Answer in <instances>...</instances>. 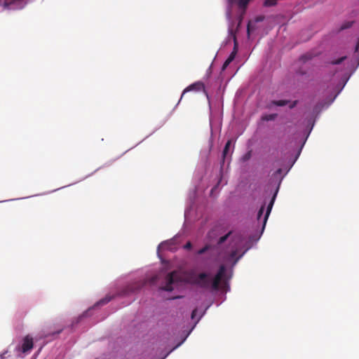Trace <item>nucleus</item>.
I'll use <instances>...</instances> for the list:
<instances>
[{
	"mask_svg": "<svg viewBox=\"0 0 359 359\" xmlns=\"http://www.w3.org/2000/svg\"><path fill=\"white\" fill-rule=\"evenodd\" d=\"M189 91H195V92H199V91H205V85L203 82L201 81H197V82H195L192 84H191L190 86H189L188 87H187L184 90H183V93L181 95V98L180 100L182 99V97H184V95L187 93V92H189Z\"/></svg>",
	"mask_w": 359,
	"mask_h": 359,
	"instance_id": "7",
	"label": "nucleus"
},
{
	"mask_svg": "<svg viewBox=\"0 0 359 359\" xmlns=\"http://www.w3.org/2000/svg\"><path fill=\"white\" fill-rule=\"evenodd\" d=\"M289 102H290L289 100H273L271 102V104L276 105V106H279V107H283V106L286 105Z\"/></svg>",
	"mask_w": 359,
	"mask_h": 359,
	"instance_id": "10",
	"label": "nucleus"
},
{
	"mask_svg": "<svg viewBox=\"0 0 359 359\" xmlns=\"http://www.w3.org/2000/svg\"><path fill=\"white\" fill-rule=\"evenodd\" d=\"M297 102H298V101H297V100H294V101H293V102L290 104V109H293L294 107H296V105L297 104Z\"/></svg>",
	"mask_w": 359,
	"mask_h": 359,
	"instance_id": "25",
	"label": "nucleus"
},
{
	"mask_svg": "<svg viewBox=\"0 0 359 359\" xmlns=\"http://www.w3.org/2000/svg\"><path fill=\"white\" fill-rule=\"evenodd\" d=\"M249 1L250 0H239L238 5L240 7H245L248 4Z\"/></svg>",
	"mask_w": 359,
	"mask_h": 359,
	"instance_id": "21",
	"label": "nucleus"
},
{
	"mask_svg": "<svg viewBox=\"0 0 359 359\" xmlns=\"http://www.w3.org/2000/svg\"><path fill=\"white\" fill-rule=\"evenodd\" d=\"M249 30H250V28H249V25L248 26V32H249Z\"/></svg>",
	"mask_w": 359,
	"mask_h": 359,
	"instance_id": "31",
	"label": "nucleus"
},
{
	"mask_svg": "<svg viewBox=\"0 0 359 359\" xmlns=\"http://www.w3.org/2000/svg\"><path fill=\"white\" fill-rule=\"evenodd\" d=\"M354 21H346V22H344L340 27V30H344V29H346L348 28H350L353 24Z\"/></svg>",
	"mask_w": 359,
	"mask_h": 359,
	"instance_id": "14",
	"label": "nucleus"
},
{
	"mask_svg": "<svg viewBox=\"0 0 359 359\" xmlns=\"http://www.w3.org/2000/svg\"><path fill=\"white\" fill-rule=\"evenodd\" d=\"M191 248H192V244L190 241L187 242L184 246V248L187 249V250H190V249H191Z\"/></svg>",
	"mask_w": 359,
	"mask_h": 359,
	"instance_id": "24",
	"label": "nucleus"
},
{
	"mask_svg": "<svg viewBox=\"0 0 359 359\" xmlns=\"http://www.w3.org/2000/svg\"><path fill=\"white\" fill-rule=\"evenodd\" d=\"M231 145V140H229L226 142V143L224 146L223 152H222V157H223L224 161L229 153Z\"/></svg>",
	"mask_w": 359,
	"mask_h": 359,
	"instance_id": "9",
	"label": "nucleus"
},
{
	"mask_svg": "<svg viewBox=\"0 0 359 359\" xmlns=\"http://www.w3.org/2000/svg\"><path fill=\"white\" fill-rule=\"evenodd\" d=\"M27 3V0H0L4 8L8 10H18L23 8Z\"/></svg>",
	"mask_w": 359,
	"mask_h": 359,
	"instance_id": "3",
	"label": "nucleus"
},
{
	"mask_svg": "<svg viewBox=\"0 0 359 359\" xmlns=\"http://www.w3.org/2000/svg\"><path fill=\"white\" fill-rule=\"evenodd\" d=\"M236 53H237V50H236V42H235V46H234L233 50L232 51V53L230 54V55L229 56V57L227 59L232 62L234 60L235 57H236Z\"/></svg>",
	"mask_w": 359,
	"mask_h": 359,
	"instance_id": "15",
	"label": "nucleus"
},
{
	"mask_svg": "<svg viewBox=\"0 0 359 359\" xmlns=\"http://www.w3.org/2000/svg\"><path fill=\"white\" fill-rule=\"evenodd\" d=\"M277 117L276 114H266L262 117L263 121H273Z\"/></svg>",
	"mask_w": 359,
	"mask_h": 359,
	"instance_id": "11",
	"label": "nucleus"
},
{
	"mask_svg": "<svg viewBox=\"0 0 359 359\" xmlns=\"http://www.w3.org/2000/svg\"><path fill=\"white\" fill-rule=\"evenodd\" d=\"M346 56H343L337 60H332L330 62V64L332 65H339L341 64L343 61H344L346 60Z\"/></svg>",
	"mask_w": 359,
	"mask_h": 359,
	"instance_id": "18",
	"label": "nucleus"
},
{
	"mask_svg": "<svg viewBox=\"0 0 359 359\" xmlns=\"http://www.w3.org/2000/svg\"><path fill=\"white\" fill-rule=\"evenodd\" d=\"M182 281L180 274L177 271H172L167 275L165 285L162 287L161 289L165 291L171 292L173 290L172 285Z\"/></svg>",
	"mask_w": 359,
	"mask_h": 359,
	"instance_id": "2",
	"label": "nucleus"
},
{
	"mask_svg": "<svg viewBox=\"0 0 359 359\" xmlns=\"http://www.w3.org/2000/svg\"><path fill=\"white\" fill-rule=\"evenodd\" d=\"M312 58V56L311 54H305V55H303L301 57H300V60H302L304 62H305L306 61L309 60H311Z\"/></svg>",
	"mask_w": 359,
	"mask_h": 359,
	"instance_id": "20",
	"label": "nucleus"
},
{
	"mask_svg": "<svg viewBox=\"0 0 359 359\" xmlns=\"http://www.w3.org/2000/svg\"><path fill=\"white\" fill-rule=\"evenodd\" d=\"M281 171H282V170H281V169H280V168H279V169H278V170H277L276 172H277L278 174H280V173H281Z\"/></svg>",
	"mask_w": 359,
	"mask_h": 359,
	"instance_id": "29",
	"label": "nucleus"
},
{
	"mask_svg": "<svg viewBox=\"0 0 359 359\" xmlns=\"http://www.w3.org/2000/svg\"><path fill=\"white\" fill-rule=\"evenodd\" d=\"M233 239L237 241H241V237L240 236H236L233 237Z\"/></svg>",
	"mask_w": 359,
	"mask_h": 359,
	"instance_id": "27",
	"label": "nucleus"
},
{
	"mask_svg": "<svg viewBox=\"0 0 359 359\" xmlns=\"http://www.w3.org/2000/svg\"><path fill=\"white\" fill-rule=\"evenodd\" d=\"M358 50H359V38H358V43H357L356 46H355V52H358Z\"/></svg>",
	"mask_w": 359,
	"mask_h": 359,
	"instance_id": "28",
	"label": "nucleus"
},
{
	"mask_svg": "<svg viewBox=\"0 0 359 359\" xmlns=\"http://www.w3.org/2000/svg\"><path fill=\"white\" fill-rule=\"evenodd\" d=\"M62 332V330H58L56 333L60 334Z\"/></svg>",
	"mask_w": 359,
	"mask_h": 359,
	"instance_id": "30",
	"label": "nucleus"
},
{
	"mask_svg": "<svg viewBox=\"0 0 359 359\" xmlns=\"http://www.w3.org/2000/svg\"><path fill=\"white\" fill-rule=\"evenodd\" d=\"M231 234V231H229L228 233H226V235L222 236L219 238L218 242H217V246H220L223 243H224L228 238L230 236V235Z\"/></svg>",
	"mask_w": 359,
	"mask_h": 359,
	"instance_id": "13",
	"label": "nucleus"
},
{
	"mask_svg": "<svg viewBox=\"0 0 359 359\" xmlns=\"http://www.w3.org/2000/svg\"><path fill=\"white\" fill-rule=\"evenodd\" d=\"M238 253V248L237 245H233L231 247V251L226 256L224 257L226 262H233V265H235L238 261L241 258L244 253L237 256Z\"/></svg>",
	"mask_w": 359,
	"mask_h": 359,
	"instance_id": "5",
	"label": "nucleus"
},
{
	"mask_svg": "<svg viewBox=\"0 0 359 359\" xmlns=\"http://www.w3.org/2000/svg\"><path fill=\"white\" fill-rule=\"evenodd\" d=\"M226 270V266L224 264H222L219 266L217 273H216L212 281V288L213 290H217L219 289L220 283L225 274Z\"/></svg>",
	"mask_w": 359,
	"mask_h": 359,
	"instance_id": "4",
	"label": "nucleus"
},
{
	"mask_svg": "<svg viewBox=\"0 0 359 359\" xmlns=\"http://www.w3.org/2000/svg\"><path fill=\"white\" fill-rule=\"evenodd\" d=\"M196 312H197V309H195L194 310H193L192 313H191V318L192 319H194L196 315Z\"/></svg>",
	"mask_w": 359,
	"mask_h": 359,
	"instance_id": "26",
	"label": "nucleus"
},
{
	"mask_svg": "<svg viewBox=\"0 0 359 359\" xmlns=\"http://www.w3.org/2000/svg\"><path fill=\"white\" fill-rule=\"evenodd\" d=\"M211 248V245H205L203 248L200 249L198 252H197V254L198 255H203V253H205V252H207L208 250H210Z\"/></svg>",
	"mask_w": 359,
	"mask_h": 359,
	"instance_id": "17",
	"label": "nucleus"
},
{
	"mask_svg": "<svg viewBox=\"0 0 359 359\" xmlns=\"http://www.w3.org/2000/svg\"><path fill=\"white\" fill-rule=\"evenodd\" d=\"M278 188L276 189L275 194H273V197L271 198V201L270 203H269L268 205V207H267V209H266V214L264 217V220H263V228H264V226L266 223V221L268 219V217L270 215V212L271 211V209H272V207L273 205V203H274V201H275V199H276V194H277V192H278Z\"/></svg>",
	"mask_w": 359,
	"mask_h": 359,
	"instance_id": "8",
	"label": "nucleus"
},
{
	"mask_svg": "<svg viewBox=\"0 0 359 359\" xmlns=\"http://www.w3.org/2000/svg\"><path fill=\"white\" fill-rule=\"evenodd\" d=\"M231 62V60L226 59V61L224 62L223 65H222V70H224L229 65Z\"/></svg>",
	"mask_w": 359,
	"mask_h": 359,
	"instance_id": "23",
	"label": "nucleus"
},
{
	"mask_svg": "<svg viewBox=\"0 0 359 359\" xmlns=\"http://www.w3.org/2000/svg\"><path fill=\"white\" fill-rule=\"evenodd\" d=\"M34 346L33 338L30 335H26L22 339V346L19 348L23 353L30 351Z\"/></svg>",
	"mask_w": 359,
	"mask_h": 359,
	"instance_id": "6",
	"label": "nucleus"
},
{
	"mask_svg": "<svg viewBox=\"0 0 359 359\" xmlns=\"http://www.w3.org/2000/svg\"><path fill=\"white\" fill-rule=\"evenodd\" d=\"M185 281L188 283L196 285L202 288H208L210 286L208 274L206 273H201L198 275L194 272L188 273Z\"/></svg>",
	"mask_w": 359,
	"mask_h": 359,
	"instance_id": "1",
	"label": "nucleus"
},
{
	"mask_svg": "<svg viewBox=\"0 0 359 359\" xmlns=\"http://www.w3.org/2000/svg\"><path fill=\"white\" fill-rule=\"evenodd\" d=\"M264 205H263L259 210L258 211V213H257V219L259 220L262 215H263V212H264Z\"/></svg>",
	"mask_w": 359,
	"mask_h": 359,
	"instance_id": "22",
	"label": "nucleus"
},
{
	"mask_svg": "<svg viewBox=\"0 0 359 359\" xmlns=\"http://www.w3.org/2000/svg\"><path fill=\"white\" fill-rule=\"evenodd\" d=\"M112 298L113 297L111 296L107 295L105 297H104L103 299H100L97 303V305H104V304H107L108 302H109L112 299Z\"/></svg>",
	"mask_w": 359,
	"mask_h": 359,
	"instance_id": "12",
	"label": "nucleus"
},
{
	"mask_svg": "<svg viewBox=\"0 0 359 359\" xmlns=\"http://www.w3.org/2000/svg\"><path fill=\"white\" fill-rule=\"evenodd\" d=\"M277 4V0H265L264 5L265 6H273Z\"/></svg>",
	"mask_w": 359,
	"mask_h": 359,
	"instance_id": "16",
	"label": "nucleus"
},
{
	"mask_svg": "<svg viewBox=\"0 0 359 359\" xmlns=\"http://www.w3.org/2000/svg\"><path fill=\"white\" fill-rule=\"evenodd\" d=\"M141 287V285L138 283L136 287L130 286L127 288V292H134L135 290H139Z\"/></svg>",
	"mask_w": 359,
	"mask_h": 359,
	"instance_id": "19",
	"label": "nucleus"
}]
</instances>
